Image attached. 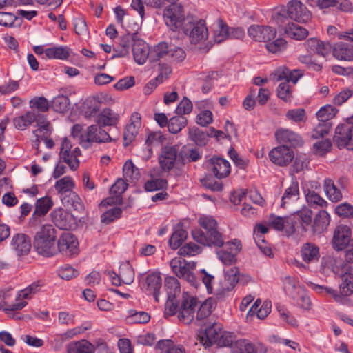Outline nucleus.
Wrapping results in <instances>:
<instances>
[{
	"instance_id": "a19ab883",
	"label": "nucleus",
	"mask_w": 353,
	"mask_h": 353,
	"mask_svg": "<svg viewBox=\"0 0 353 353\" xmlns=\"http://www.w3.org/2000/svg\"><path fill=\"white\" fill-rule=\"evenodd\" d=\"M89 328V326H85L84 325H82L81 326L68 330L61 334L56 335V341H60V344L55 347V350H60L65 341L72 339L81 334L84 333Z\"/></svg>"
},
{
	"instance_id": "49530a36",
	"label": "nucleus",
	"mask_w": 353,
	"mask_h": 353,
	"mask_svg": "<svg viewBox=\"0 0 353 353\" xmlns=\"http://www.w3.org/2000/svg\"><path fill=\"white\" fill-rule=\"evenodd\" d=\"M285 32L291 38L296 40L303 39L308 35V32L305 28L293 23H288L285 26Z\"/></svg>"
},
{
	"instance_id": "680f3d73",
	"label": "nucleus",
	"mask_w": 353,
	"mask_h": 353,
	"mask_svg": "<svg viewBox=\"0 0 353 353\" xmlns=\"http://www.w3.org/2000/svg\"><path fill=\"white\" fill-rule=\"evenodd\" d=\"M30 106L32 109V111L37 110L39 112H45L49 109L48 100L43 97H34L30 101Z\"/></svg>"
},
{
	"instance_id": "6e6d98bb",
	"label": "nucleus",
	"mask_w": 353,
	"mask_h": 353,
	"mask_svg": "<svg viewBox=\"0 0 353 353\" xmlns=\"http://www.w3.org/2000/svg\"><path fill=\"white\" fill-rule=\"evenodd\" d=\"M209 134L198 128L194 127L189 130V137L197 145H206Z\"/></svg>"
},
{
	"instance_id": "bb28decb",
	"label": "nucleus",
	"mask_w": 353,
	"mask_h": 353,
	"mask_svg": "<svg viewBox=\"0 0 353 353\" xmlns=\"http://www.w3.org/2000/svg\"><path fill=\"white\" fill-rule=\"evenodd\" d=\"M275 137L279 143L289 144L293 147L301 145L303 143L301 137L296 132L288 129L277 130L275 132Z\"/></svg>"
},
{
	"instance_id": "7c9ffc66",
	"label": "nucleus",
	"mask_w": 353,
	"mask_h": 353,
	"mask_svg": "<svg viewBox=\"0 0 353 353\" xmlns=\"http://www.w3.org/2000/svg\"><path fill=\"white\" fill-rule=\"evenodd\" d=\"M132 52L134 61L139 65L143 64L150 59V50L148 45L142 39H138L133 44Z\"/></svg>"
},
{
	"instance_id": "5701e85b",
	"label": "nucleus",
	"mask_w": 353,
	"mask_h": 353,
	"mask_svg": "<svg viewBox=\"0 0 353 353\" xmlns=\"http://www.w3.org/2000/svg\"><path fill=\"white\" fill-rule=\"evenodd\" d=\"M141 125V115L138 112H134L130 117V123L128 124L123 132L124 145L131 143L137 137Z\"/></svg>"
},
{
	"instance_id": "4be33fe9",
	"label": "nucleus",
	"mask_w": 353,
	"mask_h": 353,
	"mask_svg": "<svg viewBox=\"0 0 353 353\" xmlns=\"http://www.w3.org/2000/svg\"><path fill=\"white\" fill-rule=\"evenodd\" d=\"M208 168L217 179H223L230 173V163L220 157H212L210 159Z\"/></svg>"
},
{
	"instance_id": "2f4dec72",
	"label": "nucleus",
	"mask_w": 353,
	"mask_h": 353,
	"mask_svg": "<svg viewBox=\"0 0 353 353\" xmlns=\"http://www.w3.org/2000/svg\"><path fill=\"white\" fill-rule=\"evenodd\" d=\"M332 54L336 59L350 61L353 60V46L339 42L333 46Z\"/></svg>"
},
{
	"instance_id": "c03bdc74",
	"label": "nucleus",
	"mask_w": 353,
	"mask_h": 353,
	"mask_svg": "<svg viewBox=\"0 0 353 353\" xmlns=\"http://www.w3.org/2000/svg\"><path fill=\"white\" fill-rule=\"evenodd\" d=\"M231 353H256L255 344L245 339H236L232 346Z\"/></svg>"
},
{
	"instance_id": "37998d69",
	"label": "nucleus",
	"mask_w": 353,
	"mask_h": 353,
	"mask_svg": "<svg viewBox=\"0 0 353 353\" xmlns=\"http://www.w3.org/2000/svg\"><path fill=\"white\" fill-rule=\"evenodd\" d=\"M70 55V48L67 46H54L45 50V56L48 59H67Z\"/></svg>"
},
{
	"instance_id": "c9c22d12",
	"label": "nucleus",
	"mask_w": 353,
	"mask_h": 353,
	"mask_svg": "<svg viewBox=\"0 0 353 353\" xmlns=\"http://www.w3.org/2000/svg\"><path fill=\"white\" fill-rule=\"evenodd\" d=\"M63 205L67 208H72L74 211L82 212L85 206L80 196L74 192H69L61 196Z\"/></svg>"
},
{
	"instance_id": "c756f323",
	"label": "nucleus",
	"mask_w": 353,
	"mask_h": 353,
	"mask_svg": "<svg viewBox=\"0 0 353 353\" xmlns=\"http://www.w3.org/2000/svg\"><path fill=\"white\" fill-rule=\"evenodd\" d=\"M162 279L159 273H151L146 276L144 287L149 294H152L157 302L159 301V290L161 288Z\"/></svg>"
},
{
	"instance_id": "8fccbe9b",
	"label": "nucleus",
	"mask_w": 353,
	"mask_h": 353,
	"mask_svg": "<svg viewBox=\"0 0 353 353\" xmlns=\"http://www.w3.org/2000/svg\"><path fill=\"white\" fill-rule=\"evenodd\" d=\"M196 309L198 310L194 322L199 326L205 325L206 324L205 322V319L211 314L210 303L208 302L201 303L199 302V307Z\"/></svg>"
},
{
	"instance_id": "f3484780",
	"label": "nucleus",
	"mask_w": 353,
	"mask_h": 353,
	"mask_svg": "<svg viewBox=\"0 0 353 353\" xmlns=\"http://www.w3.org/2000/svg\"><path fill=\"white\" fill-rule=\"evenodd\" d=\"M270 160L280 166L290 163L294 158V152L289 147L281 145L272 149L269 153Z\"/></svg>"
},
{
	"instance_id": "2eb2a0df",
	"label": "nucleus",
	"mask_w": 353,
	"mask_h": 353,
	"mask_svg": "<svg viewBox=\"0 0 353 353\" xmlns=\"http://www.w3.org/2000/svg\"><path fill=\"white\" fill-rule=\"evenodd\" d=\"M248 34L256 41L268 42L275 37L276 31L270 26L252 25L248 29Z\"/></svg>"
},
{
	"instance_id": "052dcab7",
	"label": "nucleus",
	"mask_w": 353,
	"mask_h": 353,
	"mask_svg": "<svg viewBox=\"0 0 353 353\" xmlns=\"http://www.w3.org/2000/svg\"><path fill=\"white\" fill-rule=\"evenodd\" d=\"M305 199L307 203L312 207H323L327 204L326 201L313 190H308L305 193Z\"/></svg>"
},
{
	"instance_id": "09e8293b",
	"label": "nucleus",
	"mask_w": 353,
	"mask_h": 353,
	"mask_svg": "<svg viewBox=\"0 0 353 353\" xmlns=\"http://www.w3.org/2000/svg\"><path fill=\"white\" fill-rule=\"evenodd\" d=\"M165 288L168 297L170 298H176L181 292L179 281L174 276H167L165 279Z\"/></svg>"
},
{
	"instance_id": "dca6fc26",
	"label": "nucleus",
	"mask_w": 353,
	"mask_h": 353,
	"mask_svg": "<svg viewBox=\"0 0 353 353\" xmlns=\"http://www.w3.org/2000/svg\"><path fill=\"white\" fill-rule=\"evenodd\" d=\"M227 250H222L217 252L219 259L223 263L228 265H233L236 261V256L241 250V243L234 239L226 243Z\"/></svg>"
},
{
	"instance_id": "0e129e2a",
	"label": "nucleus",
	"mask_w": 353,
	"mask_h": 353,
	"mask_svg": "<svg viewBox=\"0 0 353 353\" xmlns=\"http://www.w3.org/2000/svg\"><path fill=\"white\" fill-rule=\"evenodd\" d=\"M236 341V336L234 333L222 331L216 345L219 347H230L232 350V346Z\"/></svg>"
},
{
	"instance_id": "58836bf2",
	"label": "nucleus",
	"mask_w": 353,
	"mask_h": 353,
	"mask_svg": "<svg viewBox=\"0 0 353 353\" xmlns=\"http://www.w3.org/2000/svg\"><path fill=\"white\" fill-rule=\"evenodd\" d=\"M38 114L33 111H28L26 114L16 117L13 119L14 127L20 130H24L32 123L37 121Z\"/></svg>"
},
{
	"instance_id": "f704fd0d",
	"label": "nucleus",
	"mask_w": 353,
	"mask_h": 353,
	"mask_svg": "<svg viewBox=\"0 0 353 353\" xmlns=\"http://www.w3.org/2000/svg\"><path fill=\"white\" fill-rule=\"evenodd\" d=\"M330 217L325 210H320L315 216L312 225V230L314 234H321L330 224Z\"/></svg>"
},
{
	"instance_id": "423d86ee",
	"label": "nucleus",
	"mask_w": 353,
	"mask_h": 353,
	"mask_svg": "<svg viewBox=\"0 0 353 353\" xmlns=\"http://www.w3.org/2000/svg\"><path fill=\"white\" fill-rule=\"evenodd\" d=\"M170 267L173 272L180 279H184L190 285L197 288L199 283L192 271L196 267L194 261L188 262L183 259L176 257L171 260Z\"/></svg>"
},
{
	"instance_id": "0eeeda50",
	"label": "nucleus",
	"mask_w": 353,
	"mask_h": 353,
	"mask_svg": "<svg viewBox=\"0 0 353 353\" xmlns=\"http://www.w3.org/2000/svg\"><path fill=\"white\" fill-rule=\"evenodd\" d=\"M199 301L196 297L184 293L179 303L178 318L185 324H190L194 320V313Z\"/></svg>"
},
{
	"instance_id": "4d7b16f0",
	"label": "nucleus",
	"mask_w": 353,
	"mask_h": 353,
	"mask_svg": "<svg viewBox=\"0 0 353 353\" xmlns=\"http://www.w3.org/2000/svg\"><path fill=\"white\" fill-rule=\"evenodd\" d=\"M119 274L123 284L130 285L134 279V272L129 263H123L119 267Z\"/></svg>"
},
{
	"instance_id": "39448f33",
	"label": "nucleus",
	"mask_w": 353,
	"mask_h": 353,
	"mask_svg": "<svg viewBox=\"0 0 353 353\" xmlns=\"http://www.w3.org/2000/svg\"><path fill=\"white\" fill-rule=\"evenodd\" d=\"M179 163V145H165L162 148L159 156V163L161 170L164 172H170L174 169L176 175H181L182 171L174 165Z\"/></svg>"
},
{
	"instance_id": "4468645a",
	"label": "nucleus",
	"mask_w": 353,
	"mask_h": 353,
	"mask_svg": "<svg viewBox=\"0 0 353 353\" xmlns=\"http://www.w3.org/2000/svg\"><path fill=\"white\" fill-rule=\"evenodd\" d=\"M351 230L349 226L341 224L333 233L332 245L336 251H341L347 248L351 241Z\"/></svg>"
},
{
	"instance_id": "69168bd1",
	"label": "nucleus",
	"mask_w": 353,
	"mask_h": 353,
	"mask_svg": "<svg viewBox=\"0 0 353 353\" xmlns=\"http://www.w3.org/2000/svg\"><path fill=\"white\" fill-rule=\"evenodd\" d=\"M288 219L289 217L283 218L271 215L268 220L269 225L276 230L281 231L290 225V222H288Z\"/></svg>"
},
{
	"instance_id": "5fc2aeb1",
	"label": "nucleus",
	"mask_w": 353,
	"mask_h": 353,
	"mask_svg": "<svg viewBox=\"0 0 353 353\" xmlns=\"http://www.w3.org/2000/svg\"><path fill=\"white\" fill-rule=\"evenodd\" d=\"M187 236L188 232L186 230L181 228H176L169 240L170 246L173 250L179 248L186 239Z\"/></svg>"
},
{
	"instance_id": "9b49d317",
	"label": "nucleus",
	"mask_w": 353,
	"mask_h": 353,
	"mask_svg": "<svg viewBox=\"0 0 353 353\" xmlns=\"http://www.w3.org/2000/svg\"><path fill=\"white\" fill-rule=\"evenodd\" d=\"M288 17L299 23H306L311 19V13L299 0H291L287 5Z\"/></svg>"
},
{
	"instance_id": "aec40b11",
	"label": "nucleus",
	"mask_w": 353,
	"mask_h": 353,
	"mask_svg": "<svg viewBox=\"0 0 353 353\" xmlns=\"http://www.w3.org/2000/svg\"><path fill=\"white\" fill-rule=\"evenodd\" d=\"M334 140L339 148L347 147L350 149L353 145V125L338 126L335 130Z\"/></svg>"
},
{
	"instance_id": "20e7f679",
	"label": "nucleus",
	"mask_w": 353,
	"mask_h": 353,
	"mask_svg": "<svg viewBox=\"0 0 353 353\" xmlns=\"http://www.w3.org/2000/svg\"><path fill=\"white\" fill-rule=\"evenodd\" d=\"M181 30L189 37L192 44L202 43L208 37V31L204 21L196 20L192 17L188 16L183 20Z\"/></svg>"
},
{
	"instance_id": "393cba45",
	"label": "nucleus",
	"mask_w": 353,
	"mask_h": 353,
	"mask_svg": "<svg viewBox=\"0 0 353 353\" xmlns=\"http://www.w3.org/2000/svg\"><path fill=\"white\" fill-rule=\"evenodd\" d=\"M50 216L52 222L59 229L68 230L71 228L72 215L66 210L63 208L55 209L50 213Z\"/></svg>"
},
{
	"instance_id": "f03ea898",
	"label": "nucleus",
	"mask_w": 353,
	"mask_h": 353,
	"mask_svg": "<svg viewBox=\"0 0 353 353\" xmlns=\"http://www.w3.org/2000/svg\"><path fill=\"white\" fill-rule=\"evenodd\" d=\"M178 0H145L146 3L157 8L164 6L165 2L171 4L164 10L163 18L167 26L172 31L182 30V23L186 19L181 5L175 3Z\"/></svg>"
},
{
	"instance_id": "cd10ccee",
	"label": "nucleus",
	"mask_w": 353,
	"mask_h": 353,
	"mask_svg": "<svg viewBox=\"0 0 353 353\" xmlns=\"http://www.w3.org/2000/svg\"><path fill=\"white\" fill-rule=\"evenodd\" d=\"M11 246L19 256L27 254L31 248L30 238L24 234H14L11 241Z\"/></svg>"
},
{
	"instance_id": "ea45409f",
	"label": "nucleus",
	"mask_w": 353,
	"mask_h": 353,
	"mask_svg": "<svg viewBox=\"0 0 353 353\" xmlns=\"http://www.w3.org/2000/svg\"><path fill=\"white\" fill-rule=\"evenodd\" d=\"M299 199V190L297 183H292L285 189L281 198V207L287 208Z\"/></svg>"
},
{
	"instance_id": "412c9836",
	"label": "nucleus",
	"mask_w": 353,
	"mask_h": 353,
	"mask_svg": "<svg viewBox=\"0 0 353 353\" xmlns=\"http://www.w3.org/2000/svg\"><path fill=\"white\" fill-rule=\"evenodd\" d=\"M52 205L53 201L49 196H44L37 199L30 223L34 226L39 224L40 223L39 217L45 216Z\"/></svg>"
},
{
	"instance_id": "864d4df0",
	"label": "nucleus",
	"mask_w": 353,
	"mask_h": 353,
	"mask_svg": "<svg viewBox=\"0 0 353 353\" xmlns=\"http://www.w3.org/2000/svg\"><path fill=\"white\" fill-rule=\"evenodd\" d=\"M338 110L332 105H325L321 108L316 115L319 121L329 122L336 114Z\"/></svg>"
},
{
	"instance_id": "a211bd4d",
	"label": "nucleus",
	"mask_w": 353,
	"mask_h": 353,
	"mask_svg": "<svg viewBox=\"0 0 353 353\" xmlns=\"http://www.w3.org/2000/svg\"><path fill=\"white\" fill-rule=\"evenodd\" d=\"M341 189H344L345 186V179L341 178L337 181L336 185L331 179H325L323 183L324 191L332 202H339L343 199Z\"/></svg>"
},
{
	"instance_id": "7ed1b4c3",
	"label": "nucleus",
	"mask_w": 353,
	"mask_h": 353,
	"mask_svg": "<svg viewBox=\"0 0 353 353\" xmlns=\"http://www.w3.org/2000/svg\"><path fill=\"white\" fill-rule=\"evenodd\" d=\"M56 230L51 224L43 225L36 232L34 247L43 256H51L55 253Z\"/></svg>"
},
{
	"instance_id": "f257e3e1",
	"label": "nucleus",
	"mask_w": 353,
	"mask_h": 353,
	"mask_svg": "<svg viewBox=\"0 0 353 353\" xmlns=\"http://www.w3.org/2000/svg\"><path fill=\"white\" fill-rule=\"evenodd\" d=\"M199 224L202 228L192 232V236L196 242L208 246L221 247L224 243L222 234L217 230V222L210 216H201Z\"/></svg>"
},
{
	"instance_id": "bf43d9fd",
	"label": "nucleus",
	"mask_w": 353,
	"mask_h": 353,
	"mask_svg": "<svg viewBox=\"0 0 353 353\" xmlns=\"http://www.w3.org/2000/svg\"><path fill=\"white\" fill-rule=\"evenodd\" d=\"M150 319V316L148 313L139 311L137 312L134 310L129 311V314L127 316V320L131 323H146Z\"/></svg>"
},
{
	"instance_id": "603ef678",
	"label": "nucleus",
	"mask_w": 353,
	"mask_h": 353,
	"mask_svg": "<svg viewBox=\"0 0 353 353\" xmlns=\"http://www.w3.org/2000/svg\"><path fill=\"white\" fill-rule=\"evenodd\" d=\"M187 119L181 115L172 117L168 121V128L170 132L176 134L187 125Z\"/></svg>"
},
{
	"instance_id": "1a4fd4ad",
	"label": "nucleus",
	"mask_w": 353,
	"mask_h": 353,
	"mask_svg": "<svg viewBox=\"0 0 353 353\" xmlns=\"http://www.w3.org/2000/svg\"><path fill=\"white\" fill-rule=\"evenodd\" d=\"M112 140L108 132L101 126L94 124L87 128L85 136H81V145L88 148L90 143H108Z\"/></svg>"
},
{
	"instance_id": "f8f14e48",
	"label": "nucleus",
	"mask_w": 353,
	"mask_h": 353,
	"mask_svg": "<svg viewBox=\"0 0 353 353\" xmlns=\"http://www.w3.org/2000/svg\"><path fill=\"white\" fill-rule=\"evenodd\" d=\"M59 251L66 256H73L79 253V242L74 235L70 232L62 234L57 241Z\"/></svg>"
},
{
	"instance_id": "a18cd8bd",
	"label": "nucleus",
	"mask_w": 353,
	"mask_h": 353,
	"mask_svg": "<svg viewBox=\"0 0 353 353\" xmlns=\"http://www.w3.org/2000/svg\"><path fill=\"white\" fill-rule=\"evenodd\" d=\"M170 48L165 42H161L154 46L150 50V61H157L160 59L168 57Z\"/></svg>"
},
{
	"instance_id": "de8ad7c7",
	"label": "nucleus",
	"mask_w": 353,
	"mask_h": 353,
	"mask_svg": "<svg viewBox=\"0 0 353 353\" xmlns=\"http://www.w3.org/2000/svg\"><path fill=\"white\" fill-rule=\"evenodd\" d=\"M54 188L57 192L63 196L69 194V192H73L72 189L74 188V183L70 176H66L57 181Z\"/></svg>"
},
{
	"instance_id": "e433bc0d",
	"label": "nucleus",
	"mask_w": 353,
	"mask_h": 353,
	"mask_svg": "<svg viewBox=\"0 0 353 353\" xmlns=\"http://www.w3.org/2000/svg\"><path fill=\"white\" fill-rule=\"evenodd\" d=\"M201 159V153L196 148H190L187 145L179 147V161L183 165L186 162H196Z\"/></svg>"
},
{
	"instance_id": "72a5a7b5",
	"label": "nucleus",
	"mask_w": 353,
	"mask_h": 353,
	"mask_svg": "<svg viewBox=\"0 0 353 353\" xmlns=\"http://www.w3.org/2000/svg\"><path fill=\"white\" fill-rule=\"evenodd\" d=\"M67 353H94V346L87 340L72 341L66 346Z\"/></svg>"
},
{
	"instance_id": "473e14b6",
	"label": "nucleus",
	"mask_w": 353,
	"mask_h": 353,
	"mask_svg": "<svg viewBox=\"0 0 353 353\" xmlns=\"http://www.w3.org/2000/svg\"><path fill=\"white\" fill-rule=\"evenodd\" d=\"M301 256L307 263L318 261L320 257L319 248L313 243H305L301 248Z\"/></svg>"
},
{
	"instance_id": "a878e982",
	"label": "nucleus",
	"mask_w": 353,
	"mask_h": 353,
	"mask_svg": "<svg viewBox=\"0 0 353 353\" xmlns=\"http://www.w3.org/2000/svg\"><path fill=\"white\" fill-rule=\"evenodd\" d=\"M302 76L300 70H290L286 67H280L277 68L272 74L271 77L273 81H281L284 80L288 83L291 81L295 84L299 79Z\"/></svg>"
},
{
	"instance_id": "6ab92c4d",
	"label": "nucleus",
	"mask_w": 353,
	"mask_h": 353,
	"mask_svg": "<svg viewBox=\"0 0 353 353\" xmlns=\"http://www.w3.org/2000/svg\"><path fill=\"white\" fill-rule=\"evenodd\" d=\"M222 330L223 327L220 323H213L209 325L205 328L204 333L199 336L200 343L206 347H210L212 344H216Z\"/></svg>"
},
{
	"instance_id": "338daca9",
	"label": "nucleus",
	"mask_w": 353,
	"mask_h": 353,
	"mask_svg": "<svg viewBox=\"0 0 353 353\" xmlns=\"http://www.w3.org/2000/svg\"><path fill=\"white\" fill-rule=\"evenodd\" d=\"M121 213L122 210L120 208L116 207L110 209L101 215V222L105 224H108L114 221L115 219H119L121 216Z\"/></svg>"
},
{
	"instance_id": "b1692460",
	"label": "nucleus",
	"mask_w": 353,
	"mask_h": 353,
	"mask_svg": "<svg viewBox=\"0 0 353 353\" xmlns=\"http://www.w3.org/2000/svg\"><path fill=\"white\" fill-rule=\"evenodd\" d=\"M119 120L120 115L108 108L103 109L94 119V122L102 128L106 126L114 127Z\"/></svg>"
},
{
	"instance_id": "ddd939ff",
	"label": "nucleus",
	"mask_w": 353,
	"mask_h": 353,
	"mask_svg": "<svg viewBox=\"0 0 353 353\" xmlns=\"http://www.w3.org/2000/svg\"><path fill=\"white\" fill-rule=\"evenodd\" d=\"M330 292H332V296L335 301L345 304L348 301L347 297L353 294V274L345 273L341 276L339 293L334 290Z\"/></svg>"
},
{
	"instance_id": "79ce46f5",
	"label": "nucleus",
	"mask_w": 353,
	"mask_h": 353,
	"mask_svg": "<svg viewBox=\"0 0 353 353\" xmlns=\"http://www.w3.org/2000/svg\"><path fill=\"white\" fill-rule=\"evenodd\" d=\"M36 122L38 128L33 131L34 136L41 138V139L49 137L51 134L52 128L47 119L43 115L38 114Z\"/></svg>"
},
{
	"instance_id": "4c0bfd02",
	"label": "nucleus",
	"mask_w": 353,
	"mask_h": 353,
	"mask_svg": "<svg viewBox=\"0 0 353 353\" xmlns=\"http://www.w3.org/2000/svg\"><path fill=\"white\" fill-rule=\"evenodd\" d=\"M138 34L137 32L134 33H127L124 34L120 41V46L122 49L118 51L117 54L114 55L113 57H125L130 53V48L132 46L133 48V44L138 40Z\"/></svg>"
},
{
	"instance_id": "3c124183",
	"label": "nucleus",
	"mask_w": 353,
	"mask_h": 353,
	"mask_svg": "<svg viewBox=\"0 0 353 353\" xmlns=\"http://www.w3.org/2000/svg\"><path fill=\"white\" fill-rule=\"evenodd\" d=\"M123 177L127 181L135 182L140 177L139 169L134 165L131 160H128L123 167Z\"/></svg>"
},
{
	"instance_id": "6e6552de",
	"label": "nucleus",
	"mask_w": 353,
	"mask_h": 353,
	"mask_svg": "<svg viewBox=\"0 0 353 353\" xmlns=\"http://www.w3.org/2000/svg\"><path fill=\"white\" fill-rule=\"evenodd\" d=\"M312 219V211L307 207L303 208L289 216L288 222H290V226L289 229H286V232L292 234L299 228L307 231V228L311 225Z\"/></svg>"
},
{
	"instance_id": "774afa93",
	"label": "nucleus",
	"mask_w": 353,
	"mask_h": 353,
	"mask_svg": "<svg viewBox=\"0 0 353 353\" xmlns=\"http://www.w3.org/2000/svg\"><path fill=\"white\" fill-rule=\"evenodd\" d=\"M201 252V248L199 245L193 243H189L182 246L178 253L179 255L183 256H195L199 254Z\"/></svg>"
},
{
	"instance_id": "e2e57ef3",
	"label": "nucleus",
	"mask_w": 353,
	"mask_h": 353,
	"mask_svg": "<svg viewBox=\"0 0 353 353\" xmlns=\"http://www.w3.org/2000/svg\"><path fill=\"white\" fill-rule=\"evenodd\" d=\"M277 96L285 102L290 103L292 99L290 86L287 82H281L277 88Z\"/></svg>"
},
{
	"instance_id": "9d476101",
	"label": "nucleus",
	"mask_w": 353,
	"mask_h": 353,
	"mask_svg": "<svg viewBox=\"0 0 353 353\" xmlns=\"http://www.w3.org/2000/svg\"><path fill=\"white\" fill-rule=\"evenodd\" d=\"M39 290V285L35 283H32L19 292L18 296L16 299V303L12 304L8 303L6 301L2 302L1 292H0V308H2L5 311L19 310L27 305V302L21 299H30L31 295L37 293Z\"/></svg>"
},
{
	"instance_id": "c85d7f7f",
	"label": "nucleus",
	"mask_w": 353,
	"mask_h": 353,
	"mask_svg": "<svg viewBox=\"0 0 353 353\" xmlns=\"http://www.w3.org/2000/svg\"><path fill=\"white\" fill-rule=\"evenodd\" d=\"M305 46L308 51L315 52L323 57L328 55L333 49L330 43L322 41L315 38L308 39L305 42Z\"/></svg>"
},
{
	"instance_id": "13d9d810",
	"label": "nucleus",
	"mask_w": 353,
	"mask_h": 353,
	"mask_svg": "<svg viewBox=\"0 0 353 353\" xmlns=\"http://www.w3.org/2000/svg\"><path fill=\"white\" fill-rule=\"evenodd\" d=\"M51 106L54 111L63 113L69 109L70 100L65 95H59L52 99Z\"/></svg>"
}]
</instances>
